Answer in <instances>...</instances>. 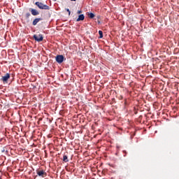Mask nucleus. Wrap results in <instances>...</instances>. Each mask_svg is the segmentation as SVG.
I'll use <instances>...</instances> for the list:
<instances>
[{"instance_id":"f8f14e48","label":"nucleus","mask_w":179,"mask_h":179,"mask_svg":"<svg viewBox=\"0 0 179 179\" xmlns=\"http://www.w3.org/2000/svg\"><path fill=\"white\" fill-rule=\"evenodd\" d=\"M30 16H31L30 13H26V17H27V19H29V17H30Z\"/></svg>"},{"instance_id":"7ed1b4c3","label":"nucleus","mask_w":179,"mask_h":179,"mask_svg":"<svg viewBox=\"0 0 179 179\" xmlns=\"http://www.w3.org/2000/svg\"><path fill=\"white\" fill-rule=\"evenodd\" d=\"M56 61L58 64H62L64 62V56L62 55H57L56 57Z\"/></svg>"},{"instance_id":"f03ea898","label":"nucleus","mask_w":179,"mask_h":179,"mask_svg":"<svg viewBox=\"0 0 179 179\" xmlns=\"http://www.w3.org/2000/svg\"><path fill=\"white\" fill-rule=\"evenodd\" d=\"M10 78V74L7 73L3 76H2L1 80L3 83H8V80H9Z\"/></svg>"},{"instance_id":"0eeeda50","label":"nucleus","mask_w":179,"mask_h":179,"mask_svg":"<svg viewBox=\"0 0 179 179\" xmlns=\"http://www.w3.org/2000/svg\"><path fill=\"white\" fill-rule=\"evenodd\" d=\"M38 176H39L40 177H45V172H44V171H38L37 172Z\"/></svg>"},{"instance_id":"9b49d317","label":"nucleus","mask_w":179,"mask_h":179,"mask_svg":"<svg viewBox=\"0 0 179 179\" xmlns=\"http://www.w3.org/2000/svg\"><path fill=\"white\" fill-rule=\"evenodd\" d=\"M99 38H103V31H99Z\"/></svg>"},{"instance_id":"6e6552de","label":"nucleus","mask_w":179,"mask_h":179,"mask_svg":"<svg viewBox=\"0 0 179 179\" xmlns=\"http://www.w3.org/2000/svg\"><path fill=\"white\" fill-rule=\"evenodd\" d=\"M80 20H85V15H83V14L80 15L76 21L80 22Z\"/></svg>"},{"instance_id":"9d476101","label":"nucleus","mask_w":179,"mask_h":179,"mask_svg":"<svg viewBox=\"0 0 179 179\" xmlns=\"http://www.w3.org/2000/svg\"><path fill=\"white\" fill-rule=\"evenodd\" d=\"M63 162H65V163H66V162H68V157L66 155H64Z\"/></svg>"},{"instance_id":"39448f33","label":"nucleus","mask_w":179,"mask_h":179,"mask_svg":"<svg viewBox=\"0 0 179 179\" xmlns=\"http://www.w3.org/2000/svg\"><path fill=\"white\" fill-rule=\"evenodd\" d=\"M34 39L36 40V41H43V35L39 34V35H34Z\"/></svg>"},{"instance_id":"dca6fc26","label":"nucleus","mask_w":179,"mask_h":179,"mask_svg":"<svg viewBox=\"0 0 179 179\" xmlns=\"http://www.w3.org/2000/svg\"><path fill=\"white\" fill-rule=\"evenodd\" d=\"M53 1H57V0H53Z\"/></svg>"},{"instance_id":"423d86ee","label":"nucleus","mask_w":179,"mask_h":179,"mask_svg":"<svg viewBox=\"0 0 179 179\" xmlns=\"http://www.w3.org/2000/svg\"><path fill=\"white\" fill-rule=\"evenodd\" d=\"M43 20V18H36L35 20H34L32 24L33 26H36L37 24V23H38V22Z\"/></svg>"},{"instance_id":"2eb2a0df","label":"nucleus","mask_w":179,"mask_h":179,"mask_svg":"<svg viewBox=\"0 0 179 179\" xmlns=\"http://www.w3.org/2000/svg\"><path fill=\"white\" fill-rule=\"evenodd\" d=\"M71 1H76V0H71Z\"/></svg>"},{"instance_id":"ddd939ff","label":"nucleus","mask_w":179,"mask_h":179,"mask_svg":"<svg viewBox=\"0 0 179 179\" xmlns=\"http://www.w3.org/2000/svg\"><path fill=\"white\" fill-rule=\"evenodd\" d=\"M66 10L69 13V15L71 16V10H69V8H66Z\"/></svg>"},{"instance_id":"f257e3e1","label":"nucleus","mask_w":179,"mask_h":179,"mask_svg":"<svg viewBox=\"0 0 179 179\" xmlns=\"http://www.w3.org/2000/svg\"><path fill=\"white\" fill-rule=\"evenodd\" d=\"M35 5L36 6H38V8L39 9H42V10H50V6H47V5H45V4H44V3H43L40 1H36L35 3Z\"/></svg>"},{"instance_id":"4468645a","label":"nucleus","mask_w":179,"mask_h":179,"mask_svg":"<svg viewBox=\"0 0 179 179\" xmlns=\"http://www.w3.org/2000/svg\"><path fill=\"white\" fill-rule=\"evenodd\" d=\"M78 15H80V13H82V10H80L77 12Z\"/></svg>"},{"instance_id":"20e7f679","label":"nucleus","mask_w":179,"mask_h":179,"mask_svg":"<svg viewBox=\"0 0 179 179\" xmlns=\"http://www.w3.org/2000/svg\"><path fill=\"white\" fill-rule=\"evenodd\" d=\"M29 12H31V15H33V16H37L38 15H40V13L34 8H29Z\"/></svg>"},{"instance_id":"1a4fd4ad","label":"nucleus","mask_w":179,"mask_h":179,"mask_svg":"<svg viewBox=\"0 0 179 179\" xmlns=\"http://www.w3.org/2000/svg\"><path fill=\"white\" fill-rule=\"evenodd\" d=\"M94 14H93V13H90L88 14V17H90V19H93V17H94Z\"/></svg>"}]
</instances>
